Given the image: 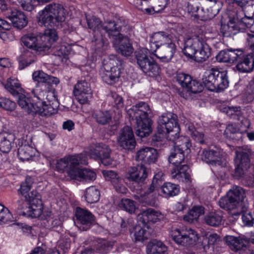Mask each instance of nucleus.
Returning <instances> with one entry per match:
<instances>
[{
	"mask_svg": "<svg viewBox=\"0 0 254 254\" xmlns=\"http://www.w3.org/2000/svg\"><path fill=\"white\" fill-rule=\"evenodd\" d=\"M152 50V54L160 61L164 63H168L172 59L176 51V46L174 43L157 47L155 50Z\"/></svg>",
	"mask_w": 254,
	"mask_h": 254,
	"instance_id": "21",
	"label": "nucleus"
},
{
	"mask_svg": "<svg viewBox=\"0 0 254 254\" xmlns=\"http://www.w3.org/2000/svg\"><path fill=\"white\" fill-rule=\"evenodd\" d=\"M5 89L13 97L17 96L21 92L23 91L19 81L15 78H9L5 82H2Z\"/></svg>",
	"mask_w": 254,
	"mask_h": 254,
	"instance_id": "39",
	"label": "nucleus"
},
{
	"mask_svg": "<svg viewBox=\"0 0 254 254\" xmlns=\"http://www.w3.org/2000/svg\"><path fill=\"white\" fill-rule=\"evenodd\" d=\"M202 35H196L186 41L183 52L186 57L194 60L197 50L199 49V44L202 39Z\"/></svg>",
	"mask_w": 254,
	"mask_h": 254,
	"instance_id": "28",
	"label": "nucleus"
},
{
	"mask_svg": "<svg viewBox=\"0 0 254 254\" xmlns=\"http://www.w3.org/2000/svg\"><path fill=\"white\" fill-rule=\"evenodd\" d=\"M190 168L188 165L180 164L175 166L172 169L171 174L173 178L179 180V181L182 179L183 181L184 179L185 181L189 180L190 177Z\"/></svg>",
	"mask_w": 254,
	"mask_h": 254,
	"instance_id": "38",
	"label": "nucleus"
},
{
	"mask_svg": "<svg viewBox=\"0 0 254 254\" xmlns=\"http://www.w3.org/2000/svg\"><path fill=\"white\" fill-rule=\"evenodd\" d=\"M148 230L146 226H143L141 223L138 221V225L135 227L134 229V241L135 243L143 242L148 240L151 234Z\"/></svg>",
	"mask_w": 254,
	"mask_h": 254,
	"instance_id": "43",
	"label": "nucleus"
},
{
	"mask_svg": "<svg viewBox=\"0 0 254 254\" xmlns=\"http://www.w3.org/2000/svg\"><path fill=\"white\" fill-rule=\"evenodd\" d=\"M7 17L11 21L13 26L19 29L23 28L28 23L24 13L17 9H9Z\"/></svg>",
	"mask_w": 254,
	"mask_h": 254,
	"instance_id": "26",
	"label": "nucleus"
},
{
	"mask_svg": "<svg viewBox=\"0 0 254 254\" xmlns=\"http://www.w3.org/2000/svg\"><path fill=\"white\" fill-rule=\"evenodd\" d=\"M202 82L208 90L216 93L223 92L229 86V80L226 71L218 68L207 69L202 76Z\"/></svg>",
	"mask_w": 254,
	"mask_h": 254,
	"instance_id": "5",
	"label": "nucleus"
},
{
	"mask_svg": "<svg viewBox=\"0 0 254 254\" xmlns=\"http://www.w3.org/2000/svg\"><path fill=\"white\" fill-rule=\"evenodd\" d=\"M175 79L183 89L181 96L184 98L188 99L189 96L201 92L203 89L201 83L195 79H193L188 74L178 72L175 76Z\"/></svg>",
	"mask_w": 254,
	"mask_h": 254,
	"instance_id": "9",
	"label": "nucleus"
},
{
	"mask_svg": "<svg viewBox=\"0 0 254 254\" xmlns=\"http://www.w3.org/2000/svg\"><path fill=\"white\" fill-rule=\"evenodd\" d=\"M24 198L26 201L35 209L39 208L41 211L43 210L41 195L36 190H32L25 195Z\"/></svg>",
	"mask_w": 254,
	"mask_h": 254,
	"instance_id": "42",
	"label": "nucleus"
},
{
	"mask_svg": "<svg viewBox=\"0 0 254 254\" xmlns=\"http://www.w3.org/2000/svg\"><path fill=\"white\" fill-rule=\"evenodd\" d=\"M81 169L79 167H69L67 169L68 176L72 180L79 181Z\"/></svg>",
	"mask_w": 254,
	"mask_h": 254,
	"instance_id": "63",
	"label": "nucleus"
},
{
	"mask_svg": "<svg viewBox=\"0 0 254 254\" xmlns=\"http://www.w3.org/2000/svg\"><path fill=\"white\" fill-rule=\"evenodd\" d=\"M118 142L120 146L124 149L132 150L134 149L136 142L130 127L126 126L121 130L118 137Z\"/></svg>",
	"mask_w": 254,
	"mask_h": 254,
	"instance_id": "18",
	"label": "nucleus"
},
{
	"mask_svg": "<svg viewBox=\"0 0 254 254\" xmlns=\"http://www.w3.org/2000/svg\"><path fill=\"white\" fill-rule=\"evenodd\" d=\"M14 207L18 215L27 218H38L41 213V211L39 208H34L26 201L25 198L18 199L14 204Z\"/></svg>",
	"mask_w": 254,
	"mask_h": 254,
	"instance_id": "17",
	"label": "nucleus"
},
{
	"mask_svg": "<svg viewBox=\"0 0 254 254\" xmlns=\"http://www.w3.org/2000/svg\"><path fill=\"white\" fill-rule=\"evenodd\" d=\"M124 34L113 41L118 52L126 57L130 56L133 52V48L130 40L133 34L132 28L127 32H123Z\"/></svg>",
	"mask_w": 254,
	"mask_h": 254,
	"instance_id": "12",
	"label": "nucleus"
},
{
	"mask_svg": "<svg viewBox=\"0 0 254 254\" xmlns=\"http://www.w3.org/2000/svg\"><path fill=\"white\" fill-rule=\"evenodd\" d=\"M32 93L33 95V97L28 94H26L23 91L15 97L18 98L17 103L19 106L25 112L28 114H36V103L39 100H37L36 97L38 95L36 94L35 90H33Z\"/></svg>",
	"mask_w": 254,
	"mask_h": 254,
	"instance_id": "14",
	"label": "nucleus"
},
{
	"mask_svg": "<svg viewBox=\"0 0 254 254\" xmlns=\"http://www.w3.org/2000/svg\"><path fill=\"white\" fill-rule=\"evenodd\" d=\"M127 113L132 120L136 121V134L141 138L148 136L152 131V121L149 117L151 111L148 104L139 102L129 109Z\"/></svg>",
	"mask_w": 254,
	"mask_h": 254,
	"instance_id": "3",
	"label": "nucleus"
},
{
	"mask_svg": "<svg viewBox=\"0 0 254 254\" xmlns=\"http://www.w3.org/2000/svg\"><path fill=\"white\" fill-rule=\"evenodd\" d=\"M33 180L30 177H26L24 182L20 185V188L17 190V193L25 197V195L29 193L33 184Z\"/></svg>",
	"mask_w": 254,
	"mask_h": 254,
	"instance_id": "52",
	"label": "nucleus"
},
{
	"mask_svg": "<svg viewBox=\"0 0 254 254\" xmlns=\"http://www.w3.org/2000/svg\"><path fill=\"white\" fill-rule=\"evenodd\" d=\"M235 17L230 19L227 24H222L220 32L223 37H230L237 34L241 28L237 24Z\"/></svg>",
	"mask_w": 254,
	"mask_h": 254,
	"instance_id": "36",
	"label": "nucleus"
},
{
	"mask_svg": "<svg viewBox=\"0 0 254 254\" xmlns=\"http://www.w3.org/2000/svg\"><path fill=\"white\" fill-rule=\"evenodd\" d=\"M73 94L80 104L88 103L92 97L90 83L85 79L79 80L74 86Z\"/></svg>",
	"mask_w": 254,
	"mask_h": 254,
	"instance_id": "13",
	"label": "nucleus"
},
{
	"mask_svg": "<svg viewBox=\"0 0 254 254\" xmlns=\"http://www.w3.org/2000/svg\"><path fill=\"white\" fill-rule=\"evenodd\" d=\"M219 240V237L216 234H211L208 237H203L201 245L204 252L207 254H212L214 253V246Z\"/></svg>",
	"mask_w": 254,
	"mask_h": 254,
	"instance_id": "35",
	"label": "nucleus"
},
{
	"mask_svg": "<svg viewBox=\"0 0 254 254\" xmlns=\"http://www.w3.org/2000/svg\"><path fill=\"white\" fill-rule=\"evenodd\" d=\"M220 152L218 148L215 150L213 149H203L200 154L202 161L211 166L220 165Z\"/></svg>",
	"mask_w": 254,
	"mask_h": 254,
	"instance_id": "30",
	"label": "nucleus"
},
{
	"mask_svg": "<svg viewBox=\"0 0 254 254\" xmlns=\"http://www.w3.org/2000/svg\"><path fill=\"white\" fill-rule=\"evenodd\" d=\"M14 140L13 135L6 132L0 133V151L3 153H8L12 147Z\"/></svg>",
	"mask_w": 254,
	"mask_h": 254,
	"instance_id": "46",
	"label": "nucleus"
},
{
	"mask_svg": "<svg viewBox=\"0 0 254 254\" xmlns=\"http://www.w3.org/2000/svg\"><path fill=\"white\" fill-rule=\"evenodd\" d=\"M111 149L109 147L104 143L97 144L93 150H91L90 156L95 160H100L105 166L109 165L112 163L110 158Z\"/></svg>",
	"mask_w": 254,
	"mask_h": 254,
	"instance_id": "20",
	"label": "nucleus"
},
{
	"mask_svg": "<svg viewBox=\"0 0 254 254\" xmlns=\"http://www.w3.org/2000/svg\"><path fill=\"white\" fill-rule=\"evenodd\" d=\"M37 100H39L36 103V114L42 116H50L52 114H55L52 107L50 104H46V102L43 101L44 98H42L41 95L38 94V96L36 97Z\"/></svg>",
	"mask_w": 254,
	"mask_h": 254,
	"instance_id": "40",
	"label": "nucleus"
},
{
	"mask_svg": "<svg viewBox=\"0 0 254 254\" xmlns=\"http://www.w3.org/2000/svg\"><path fill=\"white\" fill-rule=\"evenodd\" d=\"M103 174L108 181H110L116 191L120 193H126L127 189L124 185V180L117 173L112 170H104Z\"/></svg>",
	"mask_w": 254,
	"mask_h": 254,
	"instance_id": "23",
	"label": "nucleus"
},
{
	"mask_svg": "<svg viewBox=\"0 0 254 254\" xmlns=\"http://www.w3.org/2000/svg\"><path fill=\"white\" fill-rule=\"evenodd\" d=\"M177 118L175 114L171 113L162 115L158 119V131L167 133V137L170 140L175 141L174 147L181 149L188 154L190 151L191 143L188 137L179 136L180 128Z\"/></svg>",
	"mask_w": 254,
	"mask_h": 254,
	"instance_id": "2",
	"label": "nucleus"
},
{
	"mask_svg": "<svg viewBox=\"0 0 254 254\" xmlns=\"http://www.w3.org/2000/svg\"><path fill=\"white\" fill-rule=\"evenodd\" d=\"M134 54L137 64L146 75L153 77L159 75L160 67L155 61L148 57L146 49L137 50Z\"/></svg>",
	"mask_w": 254,
	"mask_h": 254,
	"instance_id": "8",
	"label": "nucleus"
},
{
	"mask_svg": "<svg viewBox=\"0 0 254 254\" xmlns=\"http://www.w3.org/2000/svg\"><path fill=\"white\" fill-rule=\"evenodd\" d=\"M157 150L152 147H145L140 149L136 154V159L145 164L155 163L158 158Z\"/></svg>",
	"mask_w": 254,
	"mask_h": 254,
	"instance_id": "25",
	"label": "nucleus"
},
{
	"mask_svg": "<svg viewBox=\"0 0 254 254\" xmlns=\"http://www.w3.org/2000/svg\"><path fill=\"white\" fill-rule=\"evenodd\" d=\"M87 24L89 29L92 30L93 37L91 43L95 56L101 57L108 50L109 42L102 33V24L99 18L93 17L86 18Z\"/></svg>",
	"mask_w": 254,
	"mask_h": 254,
	"instance_id": "6",
	"label": "nucleus"
},
{
	"mask_svg": "<svg viewBox=\"0 0 254 254\" xmlns=\"http://www.w3.org/2000/svg\"><path fill=\"white\" fill-rule=\"evenodd\" d=\"M235 169L232 174L233 177L236 179H240L244 177L249 168L242 167L240 165H234Z\"/></svg>",
	"mask_w": 254,
	"mask_h": 254,
	"instance_id": "62",
	"label": "nucleus"
},
{
	"mask_svg": "<svg viewBox=\"0 0 254 254\" xmlns=\"http://www.w3.org/2000/svg\"><path fill=\"white\" fill-rule=\"evenodd\" d=\"M241 56H239L236 63V69L240 72H249L252 71L254 67V60L252 56L245 55L242 51Z\"/></svg>",
	"mask_w": 254,
	"mask_h": 254,
	"instance_id": "29",
	"label": "nucleus"
},
{
	"mask_svg": "<svg viewBox=\"0 0 254 254\" xmlns=\"http://www.w3.org/2000/svg\"><path fill=\"white\" fill-rule=\"evenodd\" d=\"M192 138L200 144H207L208 143L207 137L202 133L194 130L191 133Z\"/></svg>",
	"mask_w": 254,
	"mask_h": 254,
	"instance_id": "61",
	"label": "nucleus"
},
{
	"mask_svg": "<svg viewBox=\"0 0 254 254\" xmlns=\"http://www.w3.org/2000/svg\"><path fill=\"white\" fill-rule=\"evenodd\" d=\"M69 167H78L79 164L87 165V157L84 154L69 156L67 157Z\"/></svg>",
	"mask_w": 254,
	"mask_h": 254,
	"instance_id": "53",
	"label": "nucleus"
},
{
	"mask_svg": "<svg viewBox=\"0 0 254 254\" xmlns=\"http://www.w3.org/2000/svg\"><path fill=\"white\" fill-rule=\"evenodd\" d=\"M224 112L230 118L234 120H240L241 116L240 107H227L223 109Z\"/></svg>",
	"mask_w": 254,
	"mask_h": 254,
	"instance_id": "55",
	"label": "nucleus"
},
{
	"mask_svg": "<svg viewBox=\"0 0 254 254\" xmlns=\"http://www.w3.org/2000/svg\"><path fill=\"white\" fill-rule=\"evenodd\" d=\"M223 220V212L221 210L208 212L205 215L203 219L205 224L214 227L221 225Z\"/></svg>",
	"mask_w": 254,
	"mask_h": 254,
	"instance_id": "34",
	"label": "nucleus"
},
{
	"mask_svg": "<svg viewBox=\"0 0 254 254\" xmlns=\"http://www.w3.org/2000/svg\"><path fill=\"white\" fill-rule=\"evenodd\" d=\"M131 29L132 27L130 25L126 24L125 21L122 22L120 20L106 21L102 24V31L104 30L113 41L123 35V31L127 32Z\"/></svg>",
	"mask_w": 254,
	"mask_h": 254,
	"instance_id": "11",
	"label": "nucleus"
},
{
	"mask_svg": "<svg viewBox=\"0 0 254 254\" xmlns=\"http://www.w3.org/2000/svg\"><path fill=\"white\" fill-rule=\"evenodd\" d=\"M204 208L200 205L194 206L190 210L188 214L185 215L184 219L190 223H192L194 220H197L200 216L204 214Z\"/></svg>",
	"mask_w": 254,
	"mask_h": 254,
	"instance_id": "47",
	"label": "nucleus"
},
{
	"mask_svg": "<svg viewBox=\"0 0 254 254\" xmlns=\"http://www.w3.org/2000/svg\"><path fill=\"white\" fill-rule=\"evenodd\" d=\"M18 69H23L35 63L37 60L36 55L29 50L24 49L21 54L17 58Z\"/></svg>",
	"mask_w": 254,
	"mask_h": 254,
	"instance_id": "31",
	"label": "nucleus"
},
{
	"mask_svg": "<svg viewBox=\"0 0 254 254\" xmlns=\"http://www.w3.org/2000/svg\"><path fill=\"white\" fill-rule=\"evenodd\" d=\"M198 47L193 60L197 63H202L206 61L211 55V48L206 43L203 35Z\"/></svg>",
	"mask_w": 254,
	"mask_h": 254,
	"instance_id": "32",
	"label": "nucleus"
},
{
	"mask_svg": "<svg viewBox=\"0 0 254 254\" xmlns=\"http://www.w3.org/2000/svg\"><path fill=\"white\" fill-rule=\"evenodd\" d=\"M49 75L42 70H37L32 74V78L38 83H47Z\"/></svg>",
	"mask_w": 254,
	"mask_h": 254,
	"instance_id": "59",
	"label": "nucleus"
},
{
	"mask_svg": "<svg viewBox=\"0 0 254 254\" xmlns=\"http://www.w3.org/2000/svg\"><path fill=\"white\" fill-rule=\"evenodd\" d=\"M173 240L178 245L188 247L194 245L198 240V235L191 229H175L171 232Z\"/></svg>",
	"mask_w": 254,
	"mask_h": 254,
	"instance_id": "10",
	"label": "nucleus"
},
{
	"mask_svg": "<svg viewBox=\"0 0 254 254\" xmlns=\"http://www.w3.org/2000/svg\"><path fill=\"white\" fill-rule=\"evenodd\" d=\"M16 107V103L6 98H0V108L7 111H13Z\"/></svg>",
	"mask_w": 254,
	"mask_h": 254,
	"instance_id": "57",
	"label": "nucleus"
},
{
	"mask_svg": "<svg viewBox=\"0 0 254 254\" xmlns=\"http://www.w3.org/2000/svg\"><path fill=\"white\" fill-rule=\"evenodd\" d=\"M149 171V169L143 165L131 167L128 169L126 178L130 181L141 185L144 183Z\"/></svg>",
	"mask_w": 254,
	"mask_h": 254,
	"instance_id": "16",
	"label": "nucleus"
},
{
	"mask_svg": "<svg viewBox=\"0 0 254 254\" xmlns=\"http://www.w3.org/2000/svg\"><path fill=\"white\" fill-rule=\"evenodd\" d=\"M100 191L94 186L88 188L84 193L86 201L89 203L97 202L100 198Z\"/></svg>",
	"mask_w": 254,
	"mask_h": 254,
	"instance_id": "50",
	"label": "nucleus"
},
{
	"mask_svg": "<svg viewBox=\"0 0 254 254\" xmlns=\"http://www.w3.org/2000/svg\"><path fill=\"white\" fill-rule=\"evenodd\" d=\"M92 117L96 123L103 126L109 124L112 119V115L108 110H95L92 113Z\"/></svg>",
	"mask_w": 254,
	"mask_h": 254,
	"instance_id": "37",
	"label": "nucleus"
},
{
	"mask_svg": "<svg viewBox=\"0 0 254 254\" xmlns=\"http://www.w3.org/2000/svg\"><path fill=\"white\" fill-rule=\"evenodd\" d=\"M38 217L42 221L43 226L47 229L57 231L62 226V223L60 218L55 216L51 211L42 210Z\"/></svg>",
	"mask_w": 254,
	"mask_h": 254,
	"instance_id": "22",
	"label": "nucleus"
},
{
	"mask_svg": "<svg viewBox=\"0 0 254 254\" xmlns=\"http://www.w3.org/2000/svg\"><path fill=\"white\" fill-rule=\"evenodd\" d=\"M234 165L250 168L251 166L250 156L252 150L248 146L239 147L235 152Z\"/></svg>",
	"mask_w": 254,
	"mask_h": 254,
	"instance_id": "24",
	"label": "nucleus"
},
{
	"mask_svg": "<svg viewBox=\"0 0 254 254\" xmlns=\"http://www.w3.org/2000/svg\"><path fill=\"white\" fill-rule=\"evenodd\" d=\"M245 190L241 187L234 186L227 192L226 196L222 197L219 201L221 208L232 210L233 215H239L248 208V202L246 199Z\"/></svg>",
	"mask_w": 254,
	"mask_h": 254,
	"instance_id": "4",
	"label": "nucleus"
},
{
	"mask_svg": "<svg viewBox=\"0 0 254 254\" xmlns=\"http://www.w3.org/2000/svg\"><path fill=\"white\" fill-rule=\"evenodd\" d=\"M172 36L169 31H158L152 34L150 42L155 44L156 48L157 47L172 43Z\"/></svg>",
	"mask_w": 254,
	"mask_h": 254,
	"instance_id": "33",
	"label": "nucleus"
},
{
	"mask_svg": "<svg viewBox=\"0 0 254 254\" xmlns=\"http://www.w3.org/2000/svg\"><path fill=\"white\" fill-rule=\"evenodd\" d=\"M241 54L242 51L239 49H226L220 51L216 56V59L220 63L233 64L236 62L239 56H241Z\"/></svg>",
	"mask_w": 254,
	"mask_h": 254,
	"instance_id": "27",
	"label": "nucleus"
},
{
	"mask_svg": "<svg viewBox=\"0 0 254 254\" xmlns=\"http://www.w3.org/2000/svg\"><path fill=\"white\" fill-rule=\"evenodd\" d=\"M113 243L106 240L102 241L97 247V250L102 254H106L113 248Z\"/></svg>",
	"mask_w": 254,
	"mask_h": 254,
	"instance_id": "60",
	"label": "nucleus"
},
{
	"mask_svg": "<svg viewBox=\"0 0 254 254\" xmlns=\"http://www.w3.org/2000/svg\"><path fill=\"white\" fill-rule=\"evenodd\" d=\"M236 21L237 23L239 24V26H242V28L244 27L246 28H251L254 24V10L252 15H247L245 13V16L242 18L238 17L237 13H236Z\"/></svg>",
	"mask_w": 254,
	"mask_h": 254,
	"instance_id": "51",
	"label": "nucleus"
},
{
	"mask_svg": "<svg viewBox=\"0 0 254 254\" xmlns=\"http://www.w3.org/2000/svg\"><path fill=\"white\" fill-rule=\"evenodd\" d=\"M161 190L164 197H170L178 194L180 192V187L176 184L167 182L161 186Z\"/></svg>",
	"mask_w": 254,
	"mask_h": 254,
	"instance_id": "48",
	"label": "nucleus"
},
{
	"mask_svg": "<svg viewBox=\"0 0 254 254\" xmlns=\"http://www.w3.org/2000/svg\"><path fill=\"white\" fill-rule=\"evenodd\" d=\"M161 184L162 180L157 178V175H155L151 184L146 188L144 192L145 194L148 195L153 192L160 187Z\"/></svg>",
	"mask_w": 254,
	"mask_h": 254,
	"instance_id": "58",
	"label": "nucleus"
},
{
	"mask_svg": "<svg viewBox=\"0 0 254 254\" xmlns=\"http://www.w3.org/2000/svg\"><path fill=\"white\" fill-rule=\"evenodd\" d=\"M102 64L101 76L103 80L111 85L118 82L121 76L122 61L113 56L104 59Z\"/></svg>",
	"mask_w": 254,
	"mask_h": 254,
	"instance_id": "7",
	"label": "nucleus"
},
{
	"mask_svg": "<svg viewBox=\"0 0 254 254\" xmlns=\"http://www.w3.org/2000/svg\"><path fill=\"white\" fill-rule=\"evenodd\" d=\"M34 155V148L25 141L18 148V156L22 161L29 160Z\"/></svg>",
	"mask_w": 254,
	"mask_h": 254,
	"instance_id": "45",
	"label": "nucleus"
},
{
	"mask_svg": "<svg viewBox=\"0 0 254 254\" xmlns=\"http://www.w3.org/2000/svg\"><path fill=\"white\" fill-rule=\"evenodd\" d=\"M65 9L62 4L53 2L47 5L38 13V23L40 26L53 28L46 29L42 35L28 34L23 36L21 41L23 45L40 54H45L50 51L55 56L64 57L66 55L65 47H53V45L59 38L54 27H59L65 20Z\"/></svg>",
	"mask_w": 254,
	"mask_h": 254,
	"instance_id": "1",
	"label": "nucleus"
},
{
	"mask_svg": "<svg viewBox=\"0 0 254 254\" xmlns=\"http://www.w3.org/2000/svg\"><path fill=\"white\" fill-rule=\"evenodd\" d=\"M167 250V247L163 242L156 239L150 241L146 246V250L157 254H165Z\"/></svg>",
	"mask_w": 254,
	"mask_h": 254,
	"instance_id": "49",
	"label": "nucleus"
},
{
	"mask_svg": "<svg viewBox=\"0 0 254 254\" xmlns=\"http://www.w3.org/2000/svg\"><path fill=\"white\" fill-rule=\"evenodd\" d=\"M119 207L130 214L135 212L136 209L135 202L128 198H122L119 203Z\"/></svg>",
	"mask_w": 254,
	"mask_h": 254,
	"instance_id": "54",
	"label": "nucleus"
},
{
	"mask_svg": "<svg viewBox=\"0 0 254 254\" xmlns=\"http://www.w3.org/2000/svg\"><path fill=\"white\" fill-rule=\"evenodd\" d=\"M138 216L139 222L143 226H146L147 229H149L150 223H155L163 218V215L159 211L151 208L142 210Z\"/></svg>",
	"mask_w": 254,
	"mask_h": 254,
	"instance_id": "19",
	"label": "nucleus"
},
{
	"mask_svg": "<svg viewBox=\"0 0 254 254\" xmlns=\"http://www.w3.org/2000/svg\"><path fill=\"white\" fill-rule=\"evenodd\" d=\"M96 174L90 170L86 168L81 169L79 181L89 182L95 180Z\"/></svg>",
	"mask_w": 254,
	"mask_h": 254,
	"instance_id": "56",
	"label": "nucleus"
},
{
	"mask_svg": "<svg viewBox=\"0 0 254 254\" xmlns=\"http://www.w3.org/2000/svg\"><path fill=\"white\" fill-rule=\"evenodd\" d=\"M77 226L82 231H86L95 223L94 216L88 210L77 207L75 212Z\"/></svg>",
	"mask_w": 254,
	"mask_h": 254,
	"instance_id": "15",
	"label": "nucleus"
},
{
	"mask_svg": "<svg viewBox=\"0 0 254 254\" xmlns=\"http://www.w3.org/2000/svg\"><path fill=\"white\" fill-rule=\"evenodd\" d=\"M186 151L179 148L173 147L171 150L170 154L168 157V161L174 166L180 165L185 161Z\"/></svg>",
	"mask_w": 254,
	"mask_h": 254,
	"instance_id": "41",
	"label": "nucleus"
},
{
	"mask_svg": "<svg viewBox=\"0 0 254 254\" xmlns=\"http://www.w3.org/2000/svg\"><path fill=\"white\" fill-rule=\"evenodd\" d=\"M224 239L227 245L234 252H238L246 247L244 239L240 237L226 236Z\"/></svg>",
	"mask_w": 254,
	"mask_h": 254,
	"instance_id": "44",
	"label": "nucleus"
},
{
	"mask_svg": "<svg viewBox=\"0 0 254 254\" xmlns=\"http://www.w3.org/2000/svg\"><path fill=\"white\" fill-rule=\"evenodd\" d=\"M69 163L68 158L66 157L57 160L56 164V170L59 172H64L65 169H68Z\"/></svg>",
	"mask_w": 254,
	"mask_h": 254,
	"instance_id": "64",
	"label": "nucleus"
}]
</instances>
